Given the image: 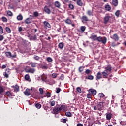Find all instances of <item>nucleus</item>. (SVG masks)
I'll list each match as a JSON object with an SVG mask.
<instances>
[{"mask_svg":"<svg viewBox=\"0 0 126 126\" xmlns=\"http://www.w3.org/2000/svg\"><path fill=\"white\" fill-rule=\"evenodd\" d=\"M76 90L79 93H81L82 91H81V88L80 87H78L76 88Z\"/></svg>","mask_w":126,"mask_h":126,"instance_id":"50","label":"nucleus"},{"mask_svg":"<svg viewBox=\"0 0 126 126\" xmlns=\"http://www.w3.org/2000/svg\"><path fill=\"white\" fill-rule=\"evenodd\" d=\"M105 8L107 11H110V10L112 9V7H111V6L110 5H106L105 6Z\"/></svg>","mask_w":126,"mask_h":126,"instance_id":"24","label":"nucleus"},{"mask_svg":"<svg viewBox=\"0 0 126 126\" xmlns=\"http://www.w3.org/2000/svg\"><path fill=\"white\" fill-rule=\"evenodd\" d=\"M65 22L66 24H69V25L72 24V21L70 19H67L65 20Z\"/></svg>","mask_w":126,"mask_h":126,"instance_id":"23","label":"nucleus"},{"mask_svg":"<svg viewBox=\"0 0 126 126\" xmlns=\"http://www.w3.org/2000/svg\"><path fill=\"white\" fill-rule=\"evenodd\" d=\"M33 58L34 59V60H36V61H39V60H40V57L38 56H34V57H33Z\"/></svg>","mask_w":126,"mask_h":126,"instance_id":"51","label":"nucleus"},{"mask_svg":"<svg viewBox=\"0 0 126 126\" xmlns=\"http://www.w3.org/2000/svg\"><path fill=\"white\" fill-rule=\"evenodd\" d=\"M35 107L37 108V109H41V107H42V105L40 103H36L35 104Z\"/></svg>","mask_w":126,"mask_h":126,"instance_id":"34","label":"nucleus"},{"mask_svg":"<svg viewBox=\"0 0 126 126\" xmlns=\"http://www.w3.org/2000/svg\"><path fill=\"white\" fill-rule=\"evenodd\" d=\"M44 10L45 12H46V13H47V14H51V10L50 9V8H49V7H48L47 6H44Z\"/></svg>","mask_w":126,"mask_h":126,"instance_id":"11","label":"nucleus"},{"mask_svg":"<svg viewBox=\"0 0 126 126\" xmlns=\"http://www.w3.org/2000/svg\"><path fill=\"white\" fill-rule=\"evenodd\" d=\"M57 77H58V74L53 73L52 74V77H53V78H57Z\"/></svg>","mask_w":126,"mask_h":126,"instance_id":"46","label":"nucleus"},{"mask_svg":"<svg viewBox=\"0 0 126 126\" xmlns=\"http://www.w3.org/2000/svg\"><path fill=\"white\" fill-rule=\"evenodd\" d=\"M46 97L47 98H50V97H51V93H50L49 92H47L46 93Z\"/></svg>","mask_w":126,"mask_h":126,"instance_id":"52","label":"nucleus"},{"mask_svg":"<svg viewBox=\"0 0 126 126\" xmlns=\"http://www.w3.org/2000/svg\"><path fill=\"white\" fill-rule=\"evenodd\" d=\"M33 15L35 17H38V16H39V13H38V12H37V11H35V12H33Z\"/></svg>","mask_w":126,"mask_h":126,"instance_id":"44","label":"nucleus"},{"mask_svg":"<svg viewBox=\"0 0 126 126\" xmlns=\"http://www.w3.org/2000/svg\"><path fill=\"white\" fill-rule=\"evenodd\" d=\"M54 5L55 7H57V8H61V4L60 2L56 1L54 3Z\"/></svg>","mask_w":126,"mask_h":126,"instance_id":"15","label":"nucleus"},{"mask_svg":"<svg viewBox=\"0 0 126 126\" xmlns=\"http://www.w3.org/2000/svg\"><path fill=\"white\" fill-rule=\"evenodd\" d=\"M2 20L3 22H7V18L5 17H2Z\"/></svg>","mask_w":126,"mask_h":126,"instance_id":"40","label":"nucleus"},{"mask_svg":"<svg viewBox=\"0 0 126 126\" xmlns=\"http://www.w3.org/2000/svg\"><path fill=\"white\" fill-rule=\"evenodd\" d=\"M39 93L40 94H44V90H43V88H39Z\"/></svg>","mask_w":126,"mask_h":126,"instance_id":"48","label":"nucleus"},{"mask_svg":"<svg viewBox=\"0 0 126 126\" xmlns=\"http://www.w3.org/2000/svg\"><path fill=\"white\" fill-rule=\"evenodd\" d=\"M41 66L42 68H43V69H48V67L45 65H42Z\"/></svg>","mask_w":126,"mask_h":126,"instance_id":"55","label":"nucleus"},{"mask_svg":"<svg viewBox=\"0 0 126 126\" xmlns=\"http://www.w3.org/2000/svg\"><path fill=\"white\" fill-rule=\"evenodd\" d=\"M17 19L18 20L21 21L22 19H23V16L21 15V14H20L18 16H17Z\"/></svg>","mask_w":126,"mask_h":126,"instance_id":"29","label":"nucleus"},{"mask_svg":"<svg viewBox=\"0 0 126 126\" xmlns=\"http://www.w3.org/2000/svg\"><path fill=\"white\" fill-rule=\"evenodd\" d=\"M41 77L42 81L46 82L47 78V75L46 74H43L42 75H41Z\"/></svg>","mask_w":126,"mask_h":126,"instance_id":"14","label":"nucleus"},{"mask_svg":"<svg viewBox=\"0 0 126 126\" xmlns=\"http://www.w3.org/2000/svg\"><path fill=\"white\" fill-rule=\"evenodd\" d=\"M7 14L9 16H12V15H13V14H12V12H11V11H8L7 12Z\"/></svg>","mask_w":126,"mask_h":126,"instance_id":"45","label":"nucleus"},{"mask_svg":"<svg viewBox=\"0 0 126 126\" xmlns=\"http://www.w3.org/2000/svg\"><path fill=\"white\" fill-rule=\"evenodd\" d=\"M4 68H6V65H2V69H4Z\"/></svg>","mask_w":126,"mask_h":126,"instance_id":"63","label":"nucleus"},{"mask_svg":"<svg viewBox=\"0 0 126 126\" xmlns=\"http://www.w3.org/2000/svg\"><path fill=\"white\" fill-rule=\"evenodd\" d=\"M106 120L110 121V120L112 119V113H106Z\"/></svg>","mask_w":126,"mask_h":126,"instance_id":"17","label":"nucleus"},{"mask_svg":"<svg viewBox=\"0 0 126 126\" xmlns=\"http://www.w3.org/2000/svg\"><path fill=\"white\" fill-rule=\"evenodd\" d=\"M94 79V77L92 75H89L87 78V79H89V80H93Z\"/></svg>","mask_w":126,"mask_h":126,"instance_id":"39","label":"nucleus"},{"mask_svg":"<svg viewBox=\"0 0 126 126\" xmlns=\"http://www.w3.org/2000/svg\"><path fill=\"white\" fill-rule=\"evenodd\" d=\"M56 93H60L61 92V88H56Z\"/></svg>","mask_w":126,"mask_h":126,"instance_id":"54","label":"nucleus"},{"mask_svg":"<svg viewBox=\"0 0 126 126\" xmlns=\"http://www.w3.org/2000/svg\"><path fill=\"white\" fill-rule=\"evenodd\" d=\"M102 74H103L102 73H101L100 72H98L96 74V80H99L101 79L102 78Z\"/></svg>","mask_w":126,"mask_h":126,"instance_id":"10","label":"nucleus"},{"mask_svg":"<svg viewBox=\"0 0 126 126\" xmlns=\"http://www.w3.org/2000/svg\"><path fill=\"white\" fill-rule=\"evenodd\" d=\"M85 72L86 74H89V73H90L91 72V70L88 69L85 71Z\"/></svg>","mask_w":126,"mask_h":126,"instance_id":"53","label":"nucleus"},{"mask_svg":"<svg viewBox=\"0 0 126 126\" xmlns=\"http://www.w3.org/2000/svg\"><path fill=\"white\" fill-rule=\"evenodd\" d=\"M4 39V37L2 35H0V41H2Z\"/></svg>","mask_w":126,"mask_h":126,"instance_id":"60","label":"nucleus"},{"mask_svg":"<svg viewBox=\"0 0 126 126\" xmlns=\"http://www.w3.org/2000/svg\"><path fill=\"white\" fill-rule=\"evenodd\" d=\"M64 47V44H63V42H60L58 45V48L60 49V50H63Z\"/></svg>","mask_w":126,"mask_h":126,"instance_id":"18","label":"nucleus"},{"mask_svg":"<svg viewBox=\"0 0 126 126\" xmlns=\"http://www.w3.org/2000/svg\"><path fill=\"white\" fill-rule=\"evenodd\" d=\"M31 90L29 89H26V91L24 92V93L26 96H29L31 93Z\"/></svg>","mask_w":126,"mask_h":126,"instance_id":"13","label":"nucleus"},{"mask_svg":"<svg viewBox=\"0 0 126 126\" xmlns=\"http://www.w3.org/2000/svg\"><path fill=\"white\" fill-rule=\"evenodd\" d=\"M111 39H112V40H114V41H116V42L118 41L119 39V36L117 33H115L113 34L112 36L110 37Z\"/></svg>","mask_w":126,"mask_h":126,"instance_id":"8","label":"nucleus"},{"mask_svg":"<svg viewBox=\"0 0 126 126\" xmlns=\"http://www.w3.org/2000/svg\"><path fill=\"white\" fill-rule=\"evenodd\" d=\"M98 96L100 97V98H104L105 97V94H104L103 93H99L98 94Z\"/></svg>","mask_w":126,"mask_h":126,"instance_id":"41","label":"nucleus"},{"mask_svg":"<svg viewBox=\"0 0 126 126\" xmlns=\"http://www.w3.org/2000/svg\"><path fill=\"white\" fill-rule=\"evenodd\" d=\"M25 22L26 23V24H30V23L32 22L31 19H30V18H27L25 20Z\"/></svg>","mask_w":126,"mask_h":126,"instance_id":"25","label":"nucleus"},{"mask_svg":"<svg viewBox=\"0 0 126 126\" xmlns=\"http://www.w3.org/2000/svg\"><path fill=\"white\" fill-rule=\"evenodd\" d=\"M90 39L93 41H97L99 42V43L103 44V45H106L107 43V37L105 36L102 37L101 36H98L97 34H95V33H92L90 37Z\"/></svg>","mask_w":126,"mask_h":126,"instance_id":"1","label":"nucleus"},{"mask_svg":"<svg viewBox=\"0 0 126 126\" xmlns=\"http://www.w3.org/2000/svg\"><path fill=\"white\" fill-rule=\"evenodd\" d=\"M87 97L88 99H91V97H92V94H90V93H89V94H87Z\"/></svg>","mask_w":126,"mask_h":126,"instance_id":"42","label":"nucleus"},{"mask_svg":"<svg viewBox=\"0 0 126 126\" xmlns=\"http://www.w3.org/2000/svg\"><path fill=\"white\" fill-rule=\"evenodd\" d=\"M5 95L6 96H7V97H10L11 96H12V93L9 91L6 92Z\"/></svg>","mask_w":126,"mask_h":126,"instance_id":"27","label":"nucleus"},{"mask_svg":"<svg viewBox=\"0 0 126 126\" xmlns=\"http://www.w3.org/2000/svg\"><path fill=\"white\" fill-rule=\"evenodd\" d=\"M18 30L19 32H21L23 30V29L21 27H18Z\"/></svg>","mask_w":126,"mask_h":126,"instance_id":"56","label":"nucleus"},{"mask_svg":"<svg viewBox=\"0 0 126 126\" xmlns=\"http://www.w3.org/2000/svg\"><path fill=\"white\" fill-rule=\"evenodd\" d=\"M53 111L55 115H58V114H60L61 113V108L60 107H55L53 109Z\"/></svg>","mask_w":126,"mask_h":126,"instance_id":"6","label":"nucleus"},{"mask_svg":"<svg viewBox=\"0 0 126 126\" xmlns=\"http://www.w3.org/2000/svg\"><path fill=\"white\" fill-rule=\"evenodd\" d=\"M12 88H14V90L15 92H18L19 91V86L18 85H16L15 86H12Z\"/></svg>","mask_w":126,"mask_h":126,"instance_id":"20","label":"nucleus"},{"mask_svg":"<svg viewBox=\"0 0 126 126\" xmlns=\"http://www.w3.org/2000/svg\"><path fill=\"white\" fill-rule=\"evenodd\" d=\"M65 116H66V117H71L72 116V114H71V113H70V112H66Z\"/></svg>","mask_w":126,"mask_h":126,"instance_id":"31","label":"nucleus"},{"mask_svg":"<svg viewBox=\"0 0 126 126\" xmlns=\"http://www.w3.org/2000/svg\"><path fill=\"white\" fill-rule=\"evenodd\" d=\"M43 24L45 26V27H48V28H51V25L47 21H45L43 22Z\"/></svg>","mask_w":126,"mask_h":126,"instance_id":"19","label":"nucleus"},{"mask_svg":"<svg viewBox=\"0 0 126 126\" xmlns=\"http://www.w3.org/2000/svg\"><path fill=\"white\" fill-rule=\"evenodd\" d=\"M118 0H112V4L114 5V6H118Z\"/></svg>","mask_w":126,"mask_h":126,"instance_id":"26","label":"nucleus"},{"mask_svg":"<svg viewBox=\"0 0 126 126\" xmlns=\"http://www.w3.org/2000/svg\"><path fill=\"white\" fill-rule=\"evenodd\" d=\"M87 21H89V19L88 17L86 15H84L82 17V22H87Z\"/></svg>","mask_w":126,"mask_h":126,"instance_id":"12","label":"nucleus"},{"mask_svg":"<svg viewBox=\"0 0 126 126\" xmlns=\"http://www.w3.org/2000/svg\"><path fill=\"white\" fill-rule=\"evenodd\" d=\"M2 92H3V88H2V87L0 86V94H1Z\"/></svg>","mask_w":126,"mask_h":126,"instance_id":"58","label":"nucleus"},{"mask_svg":"<svg viewBox=\"0 0 126 126\" xmlns=\"http://www.w3.org/2000/svg\"><path fill=\"white\" fill-rule=\"evenodd\" d=\"M60 108V111H62V112H66L67 111V106L65 105L62 104L59 107Z\"/></svg>","mask_w":126,"mask_h":126,"instance_id":"5","label":"nucleus"},{"mask_svg":"<svg viewBox=\"0 0 126 126\" xmlns=\"http://www.w3.org/2000/svg\"><path fill=\"white\" fill-rule=\"evenodd\" d=\"M50 106L51 107H53V106H55V105L56 104V102L55 101L53 100V101H50Z\"/></svg>","mask_w":126,"mask_h":126,"instance_id":"38","label":"nucleus"},{"mask_svg":"<svg viewBox=\"0 0 126 126\" xmlns=\"http://www.w3.org/2000/svg\"><path fill=\"white\" fill-rule=\"evenodd\" d=\"M104 69L105 70L102 72V75L104 76L103 78H107L111 71H112V65L111 64L107 65L106 67H104Z\"/></svg>","mask_w":126,"mask_h":126,"instance_id":"2","label":"nucleus"},{"mask_svg":"<svg viewBox=\"0 0 126 126\" xmlns=\"http://www.w3.org/2000/svg\"><path fill=\"white\" fill-rule=\"evenodd\" d=\"M5 55L7 58H15L16 55H13L11 54V52L8 51L5 53Z\"/></svg>","mask_w":126,"mask_h":126,"instance_id":"7","label":"nucleus"},{"mask_svg":"<svg viewBox=\"0 0 126 126\" xmlns=\"http://www.w3.org/2000/svg\"><path fill=\"white\" fill-rule=\"evenodd\" d=\"M68 6L69 8H70L72 10H73V9H74V6L73 5V4L70 3L69 4Z\"/></svg>","mask_w":126,"mask_h":126,"instance_id":"30","label":"nucleus"},{"mask_svg":"<svg viewBox=\"0 0 126 126\" xmlns=\"http://www.w3.org/2000/svg\"><path fill=\"white\" fill-rule=\"evenodd\" d=\"M77 126H83V125H82L81 123H78L77 124Z\"/></svg>","mask_w":126,"mask_h":126,"instance_id":"64","label":"nucleus"},{"mask_svg":"<svg viewBox=\"0 0 126 126\" xmlns=\"http://www.w3.org/2000/svg\"><path fill=\"white\" fill-rule=\"evenodd\" d=\"M112 47H116L117 46V44H116V43L115 42H112L111 43Z\"/></svg>","mask_w":126,"mask_h":126,"instance_id":"59","label":"nucleus"},{"mask_svg":"<svg viewBox=\"0 0 126 126\" xmlns=\"http://www.w3.org/2000/svg\"><path fill=\"white\" fill-rule=\"evenodd\" d=\"M87 14L89 16H93V10H88L87 11Z\"/></svg>","mask_w":126,"mask_h":126,"instance_id":"16","label":"nucleus"},{"mask_svg":"<svg viewBox=\"0 0 126 126\" xmlns=\"http://www.w3.org/2000/svg\"><path fill=\"white\" fill-rule=\"evenodd\" d=\"M0 33L3 34V29L2 28L1 26H0Z\"/></svg>","mask_w":126,"mask_h":126,"instance_id":"49","label":"nucleus"},{"mask_svg":"<svg viewBox=\"0 0 126 126\" xmlns=\"http://www.w3.org/2000/svg\"><path fill=\"white\" fill-rule=\"evenodd\" d=\"M76 3L79 6H82L83 5V2H82L81 0H77Z\"/></svg>","mask_w":126,"mask_h":126,"instance_id":"21","label":"nucleus"},{"mask_svg":"<svg viewBox=\"0 0 126 126\" xmlns=\"http://www.w3.org/2000/svg\"><path fill=\"white\" fill-rule=\"evenodd\" d=\"M27 72L30 73H34L35 72V69L34 68H30L27 70Z\"/></svg>","mask_w":126,"mask_h":126,"instance_id":"22","label":"nucleus"},{"mask_svg":"<svg viewBox=\"0 0 126 126\" xmlns=\"http://www.w3.org/2000/svg\"><path fill=\"white\" fill-rule=\"evenodd\" d=\"M32 39L33 40H36L37 39V36L36 35H34L33 37H32Z\"/></svg>","mask_w":126,"mask_h":126,"instance_id":"62","label":"nucleus"},{"mask_svg":"<svg viewBox=\"0 0 126 126\" xmlns=\"http://www.w3.org/2000/svg\"><path fill=\"white\" fill-rule=\"evenodd\" d=\"M88 91L89 93L93 95V96H95V95L97 94V91L95 89H90Z\"/></svg>","mask_w":126,"mask_h":126,"instance_id":"4","label":"nucleus"},{"mask_svg":"<svg viewBox=\"0 0 126 126\" xmlns=\"http://www.w3.org/2000/svg\"><path fill=\"white\" fill-rule=\"evenodd\" d=\"M115 15L116 16H117V17H119L120 16V10H117L115 12Z\"/></svg>","mask_w":126,"mask_h":126,"instance_id":"47","label":"nucleus"},{"mask_svg":"<svg viewBox=\"0 0 126 126\" xmlns=\"http://www.w3.org/2000/svg\"><path fill=\"white\" fill-rule=\"evenodd\" d=\"M121 125H122V126H125L126 125V122H120Z\"/></svg>","mask_w":126,"mask_h":126,"instance_id":"61","label":"nucleus"},{"mask_svg":"<svg viewBox=\"0 0 126 126\" xmlns=\"http://www.w3.org/2000/svg\"><path fill=\"white\" fill-rule=\"evenodd\" d=\"M31 65L32 67H36V65H37V63H31Z\"/></svg>","mask_w":126,"mask_h":126,"instance_id":"35","label":"nucleus"},{"mask_svg":"<svg viewBox=\"0 0 126 126\" xmlns=\"http://www.w3.org/2000/svg\"><path fill=\"white\" fill-rule=\"evenodd\" d=\"M4 76L5 77H6V78H8V77H9L8 74H7V73H6V72H5V73L4 74Z\"/></svg>","mask_w":126,"mask_h":126,"instance_id":"57","label":"nucleus"},{"mask_svg":"<svg viewBox=\"0 0 126 126\" xmlns=\"http://www.w3.org/2000/svg\"><path fill=\"white\" fill-rule=\"evenodd\" d=\"M68 121V120H67V119H61V122H62V123H63V124H65L66 123V122H67Z\"/></svg>","mask_w":126,"mask_h":126,"instance_id":"33","label":"nucleus"},{"mask_svg":"<svg viewBox=\"0 0 126 126\" xmlns=\"http://www.w3.org/2000/svg\"><path fill=\"white\" fill-rule=\"evenodd\" d=\"M29 78H30V76H29V75L26 74L25 76V79L26 80H29Z\"/></svg>","mask_w":126,"mask_h":126,"instance_id":"43","label":"nucleus"},{"mask_svg":"<svg viewBox=\"0 0 126 126\" xmlns=\"http://www.w3.org/2000/svg\"><path fill=\"white\" fill-rule=\"evenodd\" d=\"M5 30L8 34H10V33H11V30H10V28L9 27H6L5 28Z\"/></svg>","mask_w":126,"mask_h":126,"instance_id":"28","label":"nucleus"},{"mask_svg":"<svg viewBox=\"0 0 126 126\" xmlns=\"http://www.w3.org/2000/svg\"><path fill=\"white\" fill-rule=\"evenodd\" d=\"M78 70H79V72H82V71H83V70H84V67L80 66Z\"/></svg>","mask_w":126,"mask_h":126,"instance_id":"37","label":"nucleus"},{"mask_svg":"<svg viewBox=\"0 0 126 126\" xmlns=\"http://www.w3.org/2000/svg\"><path fill=\"white\" fill-rule=\"evenodd\" d=\"M97 107V110L98 111H102V109H103V102H99L96 105Z\"/></svg>","mask_w":126,"mask_h":126,"instance_id":"9","label":"nucleus"},{"mask_svg":"<svg viewBox=\"0 0 126 126\" xmlns=\"http://www.w3.org/2000/svg\"><path fill=\"white\" fill-rule=\"evenodd\" d=\"M46 60L49 63H51V62H53V59H52V58H51V57H47L46 58Z\"/></svg>","mask_w":126,"mask_h":126,"instance_id":"36","label":"nucleus"},{"mask_svg":"<svg viewBox=\"0 0 126 126\" xmlns=\"http://www.w3.org/2000/svg\"><path fill=\"white\" fill-rule=\"evenodd\" d=\"M111 19H112V17L109 14H106L104 18V24H107L108 22H110Z\"/></svg>","mask_w":126,"mask_h":126,"instance_id":"3","label":"nucleus"},{"mask_svg":"<svg viewBox=\"0 0 126 126\" xmlns=\"http://www.w3.org/2000/svg\"><path fill=\"white\" fill-rule=\"evenodd\" d=\"M80 29L82 32H84L85 29H86V27L85 26H81Z\"/></svg>","mask_w":126,"mask_h":126,"instance_id":"32","label":"nucleus"}]
</instances>
